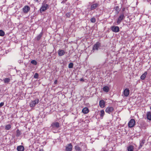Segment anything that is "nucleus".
Instances as JSON below:
<instances>
[{"label":"nucleus","instance_id":"nucleus-36","mask_svg":"<svg viewBox=\"0 0 151 151\" xmlns=\"http://www.w3.org/2000/svg\"><path fill=\"white\" fill-rule=\"evenodd\" d=\"M34 0L36 2H39L40 1V0Z\"/></svg>","mask_w":151,"mask_h":151},{"label":"nucleus","instance_id":"nucleus-40","mask_svg":"<svg viewBox=\"0 0 151 151\" xmlns=\"http://www.w3.org/2000/svg\"><path fill=\"white\" fill-rule=\"evenodd\" d=\"M102 151H107V150H103Z\"/></svg>","mask_w":151,"mask_h":151},{"label":"nucleus","instance_id":"nucleus-2","mask_svg":"<svg viewBox=\"0 0 151 151\" xmlns=\"http://www.w3.org/2000/svg\"><path fill=\"white\" fill-rule=\"evenodd\" d=\"M125 16L123 14H121L118 18L116 22L115 23V24L118 25L121 23L122 21L124 19Z\"/></svg>","mask_w":151,"mask_h":151},{"label":"nucleus","instance_id":"nucleus-4","mask_svg":"<svg viewBox=\"0 0 151 151\" xmlns=\"http://www.w3.org/2000/svg\"><path fill=\"white\" fill-rule=\"evenodd\" d=\"M30 10V7L27 5L25 6L22 8L23 12L25 14L27 13Z\"/></svg>","mask_w":151,"mask_h":151},{"label":"nucleus","instance_id":"nucleus-25","mask_svg":"<svg viewBox=\"0 0 151 151\" xmlns=\"http://www.w3.org/2000/svg\"><path fill=\"white\" fill-rule=\"evenodd\" d=\"M144 143L145 140H142L141 142L140 143V145L139 147V149H140L142 147V146L144 145Z\"/></svg>","mask_w":151,"mask_h":151},{"label":"nucleus","instance_id":"nucleus-21","mask_svg":"<svg viewBox=\"0 0 151 151\" xmlns=\"http://www.w3.org/2000/svg\"><path fill=\"white\" fill-rule=\"evenodd\" d=\"M42 33H40L36 38L37 40H39L41 37H42Z\"/></svg>","mask_w":151,"mask_h":151},{"label":"nucleus","instance_id":"nucleus-32","mask_svg":"<svg viewBox=\"0 0 151 151\" xmlns=\"http://www.w3.org/2000/svg\"><path fill=\"white\" fill-rule=\"evenodd\" d=\"M39 75L37 73H35L34 76V78H35L37 79L38 78Z\"/></svg>","mask_w":151,"mask_h":151},{"label":"nucleus","instance_id":"nucleus-3","mask_svg":"<svg viewBox=\"0 0 151 151\" xmlns=\"http://www.w3.org/2000/svg\"><path fill=\"white\" fill-rule=\"evenodd\" d=\"M48 5L47 4H44L42 5V7L40 9V11L41 13L45 12L48 8Z\"/></svg>","mask_w":151,"mask_h":151},{"label":"nucleus","instance_id":"nucleus-8","mask_svg":"<svg viewBox=\"0 0 151 151\" xmlns=\"http://www.w3.org/2000/svg\"><path fill=\"white\" fill-rule=\"evenodd\" d=\"M99 5L97 3L92 4L91 5V8H90V10H93L95 9L97 7H98Z\"/></svg>","mask_w":151,"mask_h":151},{"label":"nucleus","instance_id":"nucleus-5","mask_svg":"<svg viewBox=\"0 0 151 151\" xmlns=\"http://www.w3.org/2000/svg\"><path fill=\"white\" fill-rule=\"evenodd\" d=\"M135 122L134 119H132L129 121L128 123L129 127H133L135 124Z\"/></svg>","mask_w":151,"mask_h":151},{"label":"nucleus","instance_id":"nucleus-39","mask_svg":"<svg viewBox=\"0 0 151 151\" xmlns=\"http://www.w3.org/2000/svg\"><path fill=\"white\" fill-rule=\"evenodd\" d=\"M39 151H43L42 150H40Z\"/></svg>","mask_w":151,"mask_h":151},{"label":"nucleus","instance_id":"nucleus-1","mask_svg":"<svg viewBox=\"0 0 151 151\" xmlns=\"http://www.w3.org/2000/svg\"><path fill=\"white\" fill-rule=\"evenodd\" d=\"M60 126V124L58 122H54L51 124L50 127L51 130L53 131V132L55 133L56 132H54V130L57 129Z\"/></svg>","mask_w":151,"mask_h":151},{"label":"nucleus","instance_id":"nucleus-15","mask_svg":"<svg viewBox=\"0 0 151 151\" xmlns=\"http://www.w3.org/2000/svg\"><path fill=\"white\" fill-rule=\"evenodd\" d=\"M17 150L18 151H24V148L23 146L20 145L17 147Z\"/></svg>","mask_w":151,"mask_h":151},{"label":"nucleus","instance_id":"nucleus-7","mask_svg":"<svg viewBox=\"0 0 151 151\" xmlns=\"http://www.w3.org/2000/svg\"><path fill=\"white\" fill-rule=\"evenodd\" d=\"M100 46V43L99 42H97L94 45L93 47V50H97Z\"/></svg>","mask_w":151,"mask_h":151},{"label":"nucleus","instance_id":"nucleus-26","mask_svg":"<svg viewBox=\"0 0 151 151\" xmlns=\"http://www.w3.org/2000/svg\"><path fill=\"white\" fill-rule=\"evenodd\" d=\"M21 134V132L19 130V129H18L17 130V134L16 136L17 137H19Z\"/></svg>","mask_w":151,"mask_h":151},{"label":"nucleus","instance_id":"nucleus-10","mask_svg":"<svg viewBox=\"0 0 151 151\" xmlns=\"http://www.w3.org/2000/svg\"><path fill=\"white\" fill-rule=\"evenodd\" d=\"M66 151H71L73 148V146L71 143L68 144L66 146Z\"/></svg>","mask_w":151,"mask_h":151},{"label":"nucleus","instance_id":"nucleus-11","mask_svg":"<svg viewBox=\"0 0 151 151\" xmlns=\"http://www.w3.org/2000/svg\"><path fill=\"white\" fill-rule=\"evenodd\" d=\"M114 110V108L112 107H108L106 109L105 111L106 112L108 113L109 114H110V113L112 112Z\"/></svg>","mask_w":151,"mask_h":151},{"label":"nucleus","instance_id":"nucleus-6","mask_svg":"<svg viewBox=\"0 0 151 151\" xmlns=\"http://www.w3.org/2000/svg\"><path fill=\"white\" fill-rule=\"evenodd\" d=\"M111 30L113 32H117L119 31V28L117 26H113L111 27Z\"/></svg>","mask_w":151,"mask_h":151},{"label":"nucleus","instance_id":"nucleus-42","mask_svg":"<svg viewBox=\"0 0 151 151\" xmlns=\"http://www.w3.org/2000/svg\"><path fill=\"white\" fill-rule=\"evenodd\" d=\"M150 109H151V107H150Z\"/></svg>","mask_w":151,"mask_h":151},{"label":"nucleus","instance_id":"nucleus-14","mask_svg":"<svg viewBox=\"0 0 151 151\" xmlns=\"http://www.w3.org/2000/svg\"><path fill=\"white\" fill-rule=\"evenodd\" d=\"M58 51V54L60 56H63L65 53V52L64 50L60 49H59Z\"/></svg>","mask_w":151,"mask_h":151},{"label":"nucleus","instance_id":"nucleus-41","mask_svg":"<svg viewBox=\"0 0 151 151\" xmlns=\"http://www.w3.org/2000/svg\"><path fill=\"white\" fill-rule=\"evenodd\" d=\"M1 90H0V93H1Z\"/></svg>","mask_w":151,"mask_h":151},{"label":"nucleus","instance_id":"nucleus-13","mask_svg":"<svg viewBox=\"0 0 151 151\" xmlns=\"http://www.w3.org/2000/svg\"><path fill=\"white\" fill-rule=\"evenodd\" d=\"M99 105L101 108H103L105 106V102L103 100H100L99 102Z\"/></svg>","mask_w":151,"mask_h":151},{"label":"nucleus","instance_id":"nucleus-30","mask_svg":"<svg viewBox=\"0 0 151 151\" xmlns=\"http://www.w3.org/2000/svg\"><path fill=\"white\" fill-rule=\"evenodd\" d=\"M31 63L32 64L34 65H36L37 64V61L34 60H32L31 62Z\"/></svg>","mask_w":151,"mask_h":151},{"label":"nucleus","instance_id":"nucleus-27","mask_svg":"<svg viewBox=\"0 0 151 151\" xmlns=\"http://www.w3.org/2000/svg\"><path fill=\"white\" fill-rule=\"evenodd\" d=\"M105 112L103 110H102L100 111V116L101 117H103L104 115Z\"/></svg>","mask_w":151,"mask_h":151},{"label":"nucleus","instance_id":"nucleus-28","mask_svg":"<svg viewBox=\"0 0 151 151\" xmlns=\"http://www.w3.org/2000/svg\"><path fill=\"white\" fill-rule=\"evenodd\" d=\"M73 64L72 63H70L68 65V68H72L73 67Z\"/></svg>","mask_w":151,"mask_h":151},{"label":"nucleus","instance_id":"nucleus-16","mask_svg":"<svg viewBox=\"0 0 151 151\" xmlns=\"http://www.w3.org/2000/svg\"><path fill=\"white\" fill-rule=\"evenodd\" d=\"M134 149V146L132 145L128 146L127 148V150L128 151H133Z\"/></svg>","mask_w":151,"mask_h":151},{"label":"nucleus","instance_id":"nucleus-34","mask_svg":"<svg viewBox=\"0 0 151 151\" xmlns=\"http://www.w3.org/2000/svg\"><path fill=\"white\" fill-rule=\"evenodd\" d=\"M4 104V103L3 102H1L0 103V108Z\"/></svg>","mask_w":151,"mask_h":151},{"label":"nucleus","instance_id":"nucleus-22","mask_svg":"<svg viewBox=\"0 0 151 151\" xmlns=\"http://www.w3.org/2000/svg\"><path fill=\"white\" fill-rule=\"evenodd\" d=\"M4 82L5 83H8L10 81V79L9 78H5L3 80Z\"/></svg>","mask_w":151,"mask_h":151},{"label":"nucleus","instance_id":"nucleus-24","mask_svg":"<svg viewBox=\"0 0 151 151\" xmlns=\"http://www.w3.org/2000/svg\"><path fill=\"white\" fill-rule=\"evenodd\" d=\"M11 127V125L10 124H8L6 126L5 129L6 130H9L10 129Z\"/></svg>","mask_w":151,"mask_h":151},{"label":"nucleus","instance_id":"nucleus-33","mask_svg":"<svg viewBox=\"0 0 151 151\" xmlns=\"http://www.w3.org/2000/svg\"><path fill=\"white\" fill-rule=\"evenodd\" d=\"M114 9L116 11H118V12H119V6H116L114 7Z\"/></svg>","mask_w":151,"mask_h":151},{"label":"nucleus","instance_id":"nucleus-18","mask_svg":"<svg viewBox=\"0 0 151 151\" xmlns=\"http://www.w3.org/2000/svg\"><path fill=\"white\" fill-rule=\"evenodd\" d=\"M103 89L104 92H108L109 91V88L108 86H105L103 87Z\"/></svg>","mask_w":151,"mask_h":151},{"label":"nucleus","instance_id":"nucleus-17","mask_svg":"<svg viewBox=\"0 0 151 151\" xmlns=\"http://www.w3.org/2000/svg\"><path fill=\"white\" fill-rule=\"evenodd\" d=\"M82 111L84 114H87L89 112V110L87 108L85 107L83 109Z\"/></svg>","mask_w":151,"mask_h":151},{"label":"nucleus","instance_id":"nucleus-35","mask_svg":"<svg viewBox=\"0 0 151 151\" xmlns=\"http://www.w3.org/2000/svg\"><path fill=\"white\" fill-rule=\"evenodd\" d=\"M18 62L20 63H22V61L21 60H19L18 61Z\"/></svg>","mask_w":151,"mask_h":151},{"label":"nucleus","instance_id":"nucleus-19","mask_svg":"<svg viewBox=\"0 0 151 151\" xmlns=\"http://www.w3.org/2000/svg\"><path fill=\"white\" fill-rule=\"evenodd\" d=\"M147 74V72H145L141 76V79L142 80L145 79L146 75Z\"/></svg>","mask_w":151,"mask_h":151},{"label":"nucleus","instance_id":"nucleus-38","mask_svg":"<svg viewBox=\"0 0 151 151\" xmlns=\"http://www.w3.org/2000/svg\"><path fill=\"white\" fill-rule=\"evenodd\" d=\"M55 84L56 83H57V80H56L55 81Z\"/></svg>","mask_w":151,"mask_h":151},{"label":"nucleus","instance_id":"nucleus-37","mask_svg":"<svg viewBox=\"0 0 151 151\" xmlns=\"http://www.w3.org/2000/svg\"><path fill=\"white\" fill-rule=\"evenodd\" d=\"M80 81H84V80H83V78H81V79H80Z\"/></svg>","mask_w":151,"mask_h":151},{"label":"nucleus","instance_id":"nucleus-20","mask_svg":"<svg viewBox=\"0 0 151 151\" xmlns=\"http://www.w3.org/2000/svg\"><path fill=\"white\" fill-rule=\"evenodd\" d=\"M147 119L150 120H151V113L150 112H147Z\"/></svg>","mask_w":151,"mask_h":151},{"label":"nucleus","instance_id":"nucleus-12","mask_svg":"<svg viewBox=\"0 0 151 151\" xmlns=\"http://www.w3.org/2000/svg\"><path fill=\"white\" fill-rule=\"evenodd\" d=\"M129 93V90L128 88H125L123 94L124 96L125 97H127L128 96Z\"/></svg>","mask_w":151,"mask_h":151},{"label":"nucleus","instance_id":"nucleus-9","mask_svg":"<svg viewBox=\"0 0 151 151\" xmlns=\"http://www.w3.org/2000/svg\"><path fill=\"white\" fill-rule=\"evenodd\" d=\"M39 102V100L37 99L35 101H32L30 103V105L31 107H33L35 106V105L38 104Z\"/></svg>","mask_w":151,"mask_h":151},{"label":"nucleus","instance_id":"nucleus-29","mask_svg":"<svg viewBox=\"0 0 151 151\" xmlns=\"http://www.w3.org/2000/svg\"><path fill=\"white\" fill-rule=\"evenodd\" d=\"M4 32L2 30H0V36H3L4 35Z\"/></svg>","mask_w":151,"mask_h":151},{"label":"nucleus","instance_id":"nucleus-23","mask_svg":"<svg viewBox=\"0 0 151 151\" xmlns=\"http://www.w3.org/2000/svg\"><path fill=\"white\" fill-rule=\"evenodd\" d=\"M75 149L76 151H81V149L78 145L75 146Z\"/></svg>","mask_w":151,"mask_h":151},{"label":"nucleus","instance_id":"nucleus-31","mask_svg":"<svg viewBox=\"0 0 151 151\" xmlns=\"http://www.w3.org/2000/svg\"><path fill=\"white\" fill-rule=\"evenodd\" d=\"M96 21V19L94 17H93L91 19V22L92 23H94Z\"/></svg>","mask_w":151,"mask_h":151}]
</instances>
